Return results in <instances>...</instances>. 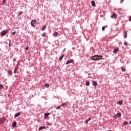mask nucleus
Masks as SVG:
<instances>
[{"label":"nucleus","instance_id":"obj_22","mask_svg":"<svg viewBox=\"0 0 131 131\" xmlns=\"http://www.w3.org/2000/svg\"><path fill=\"white\" fill-rule=\"evenodd\" d=\"M123 124H124V125H127V124H128V123L127 121H125L123 122Z\"/></svg>","mask_w":131,"mask_h":131},{"label":"nucleus","instance_id":"obj_28","mask_svg":"<svg viewBox=\"0 0 131 131\" xmlns=\"http://www.w3.org/2000/svg\"><path fill=\"white\" fill-rule=\"evenodd\" d=\"M4 89V86L3 84H0V89Z\"/></svg>","mask_w":131,"mask_h":131},{"label":"nucleus","instance_id":"obj_2","mask_svg":"<svg viewBox=\"0 0 131 131\" xmlns=\"http://www.w3.org/2000/svg\"><path fill=\"white\" fill-rule=\"evenodd\" d=\"M8 32H9V30H6V31H3L1 32V35L2 36H4V35H6V34H7V33H8Z\"/></svg>","mask_w":131,"mask_h":131},{"label":"nucleus","instance_id":"obj_14","mask_svg":"<svg viewBox=\"0 0 131 131\" xmlns=\"http://www.w3.org/2000/svg\"><path fill=\"white\" fill-rule=\"evenodd\" d=\"M16 125H17V123L16 122H13L12 123V126H13V127H15Z\"/></svg>","mask_w":131,"mask_h":131},{"label":"nucleus","instance_id":"obj_38","mask_svg":"<svg viewBox=\"0 0 131 131\" xmlns=\"http://www.w3.org/2000/svg\"><path fill=\"white\" fill-rule=\"evenodd\" d=\"M21 14H22V12H20L19 13V16H20V15H21Z\"/></svg>","mask_w":131,"mask_h":131},{"label":"nucleus","instance_id":"obj_31","mask_svg":"<svg viewBox=\"0 0 131 131\" xmlns=\"http://www.w3.org/2000/svg\"><path fill=\"white\" fill-rule=\"evenodd\" d=\"M61 108V106L60 105V106H57V107H56V109H60Z\"/></svg>","mask_w":131,"mask_h":131},{"label":"nucleus","instance_id":"obj_37","mask_svg":"<svg viewBox=\"0 0 131 131\" xmlns=\"http://www.w3.org/2000/svg\"><path fill=\"white\" fill-rule=\"evenodd\" d=\"M129 21H131V16L129 17Z\"/></svg>","mask_w":131,"mask_h":131},{"label":"nucleus","instance_id":"obj_7","mask_svg":"<svg viewBox=\"0 0 131 131\" xmlns=\"http://www.w3.org/2000/svg\"><path fill=\"white\" fill-rule=\"evenodd\" d=\"M123 36L124 38H126V37H127V32H126V31H124Z\"/></svg>","mask_w":131,"mask_h":131},{"label":"nucleus","instance_id":"obj_6","mask_svg":"<svg viewBox=\"0 0 131 131\" xmlns=\"http://www.w3.org/2000/svg\"><path fill=\"white\" fill-rule=\"evenodd\" d=\"M35 24H36V21L35 20H32L31 22V25L32 26H35Z\"/></svg>","mask_w":131,"mask_h":131},{"label":"nucleus","instance_id":"obj_39","mask_svg":"<svg viewBox=\"0 0 131 131\" xmlns=\"http://www.w3.org/2000/svg\"><path fill=\"white\" fill-rule=\"evenodd\" d=\"M123 1L124 0H121V3H123Z\"/></svg>","mask_w":131,"mask_h":131},{"label":"nucleus","instance_id":"obj_15","mask_svg":"<svg viewBox=\"0 0 131 131\" xmlns=\"http://www.w3.org/2000/svg\"><path fill=\"white\" fill-rule=\"evenodd\" d=\"M8 74H9L10 75H12L13 74V72H12L11 70H9L8 71Z\"/></svg>","mask_w":131,"mask_h":131},{"label":"nucleus","instance_id":"obj_36","mask_svg":"<svg viewBox=\"0 0 131 131\" xmlns=\"http://www.w3.org/2000/svg\"><path fill=\"white\" fill-rule=\"evenodd\" d=\"M28 49H29V48L28 47H26V51H27V50H28Z\"/></svg>","mask_w":131,"mask_h":131},{"label":"nucleus","instance_id":"obj_20","mask_svg":"<svg viewBox=\"0 0 131 131\" xmlns=\"http://www.w3.org/2000/svg\"><path fill=\"white\" fill-rule=\"evenodd\" d=\"M121 70H122V72H125V69L124 68L122 67Z\"/></svg>","mask_w":131,"mask_h":131},{"label":"nucleus","instance_id":"obj_21","mask_svg":"<svg viewBox=\"0 0 131 131\" xmlns=\"http://www.w3.org/2000/svg\"><path fill=\"white\" fill-rule=\"evenodd\" d=\"M45 88H47V89H49V88H50V85L49 84H45Z\"/></svg>","mask_w":131,"mask_h":131},{"label":"nucleus","instance_id":"obj_34","mask_svg":"<svg viewBox=\"0 0 131 131\" xmlns=\"http://www.w3.org/2000/svg\"><path fill=\"white\" fill-rule=\"evenodd\" d=\"M124 46H127V42H124Z\"/></svg>","mask_w":131,"mask_h":131},{"label":"nucleus","instance_id":"obj_25","mask_svg":"<svg viewBox=\"0 0 131 131\" xmlns=\"http://www.w3.org/2000/svg\"><path fill=\"white\" fill-rule=\"evenodd\" d=\"M85 84L87 86L90 85V82H89V81L86 82Z\"/></svg>","mask_w":131,"mask_h":131},{"label":"nucleus","instance_id":"obj_23","mask_svg":"<svg viewBox=\"0 0 131 131\" xmlns=\"http://www.w3.org/2000/svg\"><path fill=\"white\" fill-rule=\"evenodd\" d=\"M17 70H18V68H15L14 69V73H16V72H17Z\"/></svg>","mask_w":131,"mask_h":131},{"label":"nucleus","instance_id":"obj_26","mask_svg":"<svg viewBox=\"0 0 131 131\" xmlns=\"http://www.w3.org/2000/svg\"><path fill=\"white\" fill-rule=\"evenodd\" d=\"M61 106L62 107H65V106H66V103H63L62 104H61Z\"/></svg>","mask_w":131,"mask_h":131},{"label":"nucleus","instance_id":"obj_16","mask_svg":"<svg viewBox=\"0 0 131 131\" xmlns=\"http://www.w3.org/2000/svg\"><path fill=\"white\" fill-rule=\"evenodd\" d=\"M63 58H64V54H63L62 55L60 56L59 61H61V60H62V59H63Z\"/></svg>","mask_w":131,"mask_h":131},{"label":"nucleus","instance_id":"obj_11","mask_svg":"<svg viewBox=\"0 0 131 131\" xmlns=\"http://www.w3.org/2000/svg\"><path fill=\"white\" fill-rule=\"evenodd\" d=\"M94 86H97V82H96V81H93V82H92Z\"/></svg>","mask_w":131,"mask_h":131},{"label":"nucleus","instance_id":"obj_19","mask_svg":"<svg viewBox=\"0 0 131 131\" xmlns=\"http://www.w3.org/2000/svg\"><path fill=\"white\" fill-rule=\"evenodd\" d=\"M46 28V26H43L42 27L41 30H42V31L45 30Z\"/></svg>","mask_w":131,"mask_h":131},{"label":"nucleus","instance_id":"obj_27","mask_svg":"<svg viewBox=\"0 0 131 131\" xmlns=\"http://www.w3.org/2000/svg\"><path fill=\"white\" fill-rule=\"evenodd\" d=\"M122 102H123L122 100L119 101V105H122Z\"/></svg>","mask_w":131,"mask_h":131},{"label":"nucleus","instance_id":"obj_24","mask_svg":"<svg viewBox=\"0 0 131 131\" xmlns=\"http://www.w3.org/2000/svg\"><path fill=\"white\" fill-rule=\"evenodd\" d=\"M47 36V34H46V33H43V34H42V36H43V37H45V36Z\"/></svg>","mask_w":131,"mask_h":131},{"label":"nucleus","instance_id":"obj_13","mask_svg":"<svg viewBox=\"0 0 131 131\" xmlns=\"http://www.w3.org/2000/svg\"><path fill=\"white\" fill-rule=\"evenodd\" d=\"M20 113H17L16 114H15L14 115V117L16 118V117H18V116H20Z\"/></svg>","mask_w":131,"mask_h":131},{"label":"nucleus","instance_id":"obj_17","mask_svg":"<svg viewBox=\"0 0 131 131\" xmlns=\"http://www.w3.org/2000/svg\"><path fill=\"white\" fill-rule=\"evenodd\" d=\"M43 128H46V127L45 126H41L39 128V130H41L42 129H43Z\"/></svg>","mask_w":131,"mask_h":131},{"label":"nucleus","instance_id":"obj_1","mask_svg":"<svg viewBox=\"0 0 131 131\" xmlns=\"http://www.w3.org/2000/svg\"><path fill=\"white\" fill-rule=\"evenodd\" d=\"M102 58L103 56L101 55H95L91 57V60H93V61H97V60H102Z\"/></svg>","mask_w":131,"mask_h":131},{"label":"nucleus","instance_id":"obj_18","mask_svg":"<svg viewBox=\"0 0 131 131\" xmlns=\"http://www.w3.org/2000/svg\"><path fill=\"white\" fill-rule=\"evenodd\" d=\"M53 35H54V36H57V35H58V32H54L53 34Z\"/></svg>","mask_w":131,"mask_h":131},{"label":"nucleus","instance_id":"obj_10","mask_svg":"<svg viewBox=\"0 0 131 131\" xmlns=\"http://www.w3.org/2000/svg\"><path fill=\"white\" fill-rule=\"evenodd\" d=\"M111 18H117V16H116V14L113 13V15L111 16Z\"/></svg>","mask_w":131,"mask_h":131},{"label":"nucleus","instance_id":"obj_35","mask_svg":"<svg viewBox=\"0 0 131 131\" xmlns=\"http://www.w3.org/2000/svg\"><path fill=\"white\" fill-rule=\"evenodd\" d=\"M85 124H88V122H88L86 120V121H85Z\"/></svg>","mask_w":131,"mask_h":131},{"label":"nucleus","instance_id":"obj_8","mask_svg":"<svg viewBox=\"0 0 131 131\" xmlns=\"http://www.w3.org/2000/svg\"><path fill=\"white\" fill-rule=\"evenodd\" d=\"M91 5L92 7H95L96 6V3H95V1H91Z\"/></svg>","mask_w":131,"mask_h":131},{"label":"nucleus","instance_id":"obj_4","mask_svg":"<svg viewBox=\"0 0 131 131\" xmlns=\"http://www.w3.org/2000/svg\"><path fill=\"white\" fill-rule=\"evenodd\" d=\"M74 60L73 59H70V60H68L66 62V65H68L69 64H70V63H73Z\"/></svg>","mask_w":131,"mask_h":131},{"label":"nucleus","instance_id":"obj_3","mask_svg":"<svg viewBox=\"0 0 131 131\" xmlns=\"http://www.w3.org/2000/svg\"><path fill=\"white\" fill-rule=\"evenodd\" d=\"M5 121H6V118L0 119V125L1 124H3V123H5Z\"/></svg>","mask_w":131,"mask_h":131},{"label":"nucleus","instance_id":"obj_41","mask_svg":"<svg viewBox=\"0 0 131 131\" xmlns=\"http://www.w3.org/2000/svg\"><path fill=\"white\" fill-rule=\"evenodd\" d=\"M129 123H130V124H131V121H130Z\"/></svg>","mask_w":131,"mask_h":131},{"label":"nucleus","instance_id":"obj_5","mask_svg":"<svg viewBox=\"0 0 131 131\" xmlns=\"http://www.w3.org/2000/svg\"><path fill=\"white\" fill-rule=\"evenodd\" d=\"M119 116H121V114L120 113H118L117 114H116L114 116V118H117V117H119Z\"/></svg>","mask_w":131,"mask_h":131},{"label":"nucleus","instance_id":"obj_9","mask_svg":"<svg viewBox=\"0 0 131 131\" xmlns=\"http://www.w3.org/2000/svg\"><path fill=\"white\" fill-rule=\"evenodd\" d=\"M119 50V49H118V48L116 49L113 51V53H114V54H116L117 53H118Z\"/></svg>","mask_w":131,"mask_h":131},{"label":"nucleus","instance_id":"obj_12","mask_svg":"<svg viewBox=\"0 0 131 131\" xmlns=\"http://www.w3.org/2000/svg\"><path fill=\"white\" fill-rule=\"evenodd\" d=\"M50 115V113H47L45 114V118H48V116Z\"/></svg>","mask_w":131,"mask_h":131},{"label":"nucleus","instance_id":"obj_33","mask_svg":"<svg viewBox=\"0 0 131 131\" xmlns=\"http://www.w3.org/2000/svg\"><path fill=\"white\" fill-rule=\"evenodd\" d=\"M92 118H90L89 119H87L86 120L89 122L90 120H91Z\"/></svg>","mask_w":131,"mask_h":131},{"label":"nucleus","instance_id":"obj_32","mask_svg":"<svg viewBox=\"0 0 131 131\" xmlns=\"http://www.w3.org/2000/svg\"><path fill=\"white\" fill-rule=\"evenodd\" d=\"M12 34V35L16 34V32L14 31Z\"/></svg>","mask_w":131,"mask_h":131},{"label":"nucleus","instance_id":"obj_29","mask_svg":"<svg viewBox=\"0 0 131 131\" xmlns=\"http://www.w3.org/2000/svg\"><path fill=\"white\" fill-rule=\"evenodd\" d=\"M102 30H103V31H104V30H105V26L102 27Z\"/></svg>","mask_w":131,"mask_h":131},{"label":"nucleus","instance_id":"obj_30","mask_svg":"<svg viewBox=\"0 0 131 131\" xmlns=\"http://www.w3.org/2000/svg\"><path fill=\"white\" fill-rule=\"evenodd\" d=\"M6 2H7V0H3V4H6Z\"/></svg>","mask_w":131,"mask_h":131},{"label":"nucleus","instance_id":"obj_40","mask_svg":"<svg viewBox=\"0 0 131 131\" xmlns=\"http://www.w3.org/2000/svg\"><path fill=\"white\" fill-rule=\"evenodd\" d=\"M15 61H16V59H14V62H15Z\"/></svg>","mask_w":131,"mask_h":131}]
</instances>
